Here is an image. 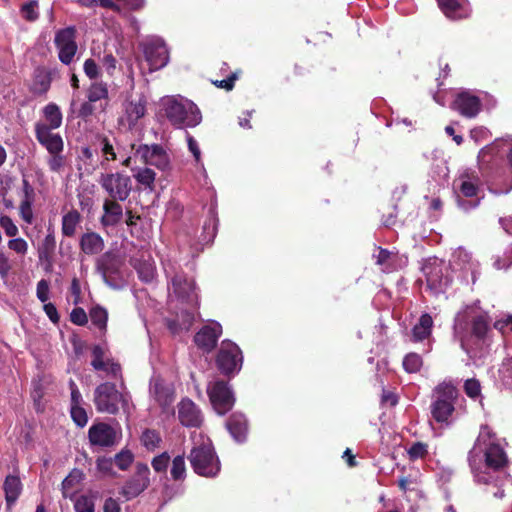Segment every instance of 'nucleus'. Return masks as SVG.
Wrapping results in <instances>:
<instances>
[{"instance_id": "nucleus-22", "label": "nucleus", "mask_w": 512, "mask_h": 512, "mask_svg": "<svg viewBox=\"0 0 512 512\" xmlns=\"http://www.w3.org/2000/svg\"><path fill=\"white\" fill-rule=\"evenodd\" d=\"M178 418L186 427H199L203 421L200 409L190 399H182L178 404Z\"/></svg>"}, {"instance_id": "nucleus-62", "label": "nucleus", "mask_w": 512, "mask_h": 512, "mask_svg": "<svg viewBox=\"0 0 512 512\" xmlns=\"http://www.w3.org/2000/svg\"><path fill=\"white\" fill-rule=\"evenodd\" d=\"M186 141L188 149L192 153L196 163L203 166V163L201 161V150L199 148L198 142L189 133H186Z\"/></svg>"}, {"instance_id": "nucleus-2", "label": "nucleus", "mask_w": 512, "mask_h": 512, "mask_svg": "<svg viewBox=\"0 0 512 512\" xmlns=\"http://www.w3.org/2000/svg\"><path fill=\"white\" fill-rule=\"evenodd\" d=\"M488 317L473 308L460 312L455 317L454 334L461 348L470 358L481 357L486 347Z\"/></svg>"}, {"instance_id": "nucleus-9", "label": "nucleus", "mask_w": 512, "mask_h": 512, "mask_svg": "<svg viewBox=\"0 0 512 512\" xmlns=\"http://www.w3.org/2000/svg\"><path fill=\"white\" fill-rule=\"evenodd\" d=\"M422 272L426 279L427 289L433 295L445 292L451 282L445 262L436 257L424 261Z\"/></svg>"}, {"instance_id": "nucleus-34", "label": "nucleus", "mask_w": 512, "mask_h": 512, "mask_svg": "<svg viewBox=\"0 0 512 512\" xmlns=\"http://www.w3.org/2000/svg\"><path fill=\"white\" fill-rule=\"evenodd\" d=\"M81 250L88 255L100 253L104 248L102 237L95 232H88L82 235L80 239Z\"/></svg>"}, {"instance_id": "nucleus-40", "label": "nucleus", "mask_w": 512, "mask_h": 512, "mask_svg": "<svg viewBox=\"0 0 512 512\" xmlns=\"http://www.w3.org/2000/svg\"><path fill=\"white\" fill-rule=\"evenodd\" d=\"M171 477L174 481L184 480L186 477V464L183 455H177L172 460L170 469Z\"/></svg>"}, {"instance_id": "nucleus-41", "label": "nucleus", "mask_w": 512, "mask_h": 512, "mask_svg": "<svg viewBox=\"0 0 512 512\" xmlns=\"http://www.w3.org/2000/svg\"><path fill=\"white\" fill-rule=\"evenodd\" d=\"M55 247H56V241H55L54 234L53 233L47 234L38 249L39 259L40 260L50 259L52 253L55 250Z\"/></svg>"}, {"instance_id": "nucleus-53", "label": "nucleus", "mask_w": 512, "mask_h": 512, "mask_svg": "<svg viewBox=\"0 0 512 512\" xmlns=\"http://www.w3.org/2000/svg\"><path fill=\"white\" fill-rule=\"evenodd\" d=\"M499 373L502 383L506 387L512 388V359H507L502 363Z\"/></svg>"}, {"instance_id": "nucleus-11", "label": "nucleus", "mask_w": 512, "mask_h": 512, "mask_svg": "<svg viewBox=\"0 0 512 512\" xmlns=\"http://www.w3.org/2000/svg\"><path fill=\"white\" fill-rule=\"evenodd\" d=\"M98 182L109 198L121 202L128 199L132 191L130 176L121 172L102 173Z\"/></svg>"}, {"instance_id": "nucleus-32", "label": "nucleus", "mask_w": 512, "mask_h": 512, "mask_svg": "<svg viewBox=\"0 0 512 512\" xmlns=\"http://www.w3.org/2000/svg\"><path fill=\"white\" fill-rule=\"evenodd\" d=\"M440 9L450 19H462L469 15V8L459 0H437Z\"/></svg>"}, {"instance_id": "nucleus-46", "label": "nucleus", "mask_w": 512, "mask_h": 512, "mask_svg": "<svg viewBox=\"0 0 512 512\" xmlns=\"http://www.w3.org/2000/svg\"><path fill=\"white\" fill-rule=\"evenodd\" d=\"M34 200L21 199L19 205V215L26 224H32L34 220L33 206Z\"/></svg>"}, {"instance_id": "nucleus-29", "label": "nucleus", "mask_w": 512, "mask_h": 512, "mask_svg": "<svg viewBox=\"0 0 512 512\" xmlns=\"http://www.w3.org/2000/svg\"><path fill=\"white\" fill-rule=\"evenodd\" d=\"M226 427L236 442L241 443L246 440L248 426L243 414H232L226 423Z\"/></svg>"}, {"instance_id": "nucleus-28", "label": "nucleus", "mask_w": 512, "mask_h": 512, "mask_svg": "<svg viewBox=\"0 0 512 512\" xmlns=\"http://www.w3.org/2000/svg\"><path fill=\"white\" fill-rule=\"evenodd\" d=\"M131 263L142 281L151 282L154 279L156 270L150 255L142 253L140 257H133Z\"/></svg>"}, {"instance_id": "nucleus-23", "label": "nucleus", "mask_w": 512, "mask_h": 512, "mask_svg": "<svg viewBox=\"0 0 512 512\" xmlns=\"http://www.w3.org/2000/svg\"><path fill=\"white\" fill-rule=\"evenodd\" d=\"M146 99L144 96L137 100L126 99L124 102V116L122 121L127 123L128 128L133 129L137 122L144 117L146 113Z\"/></svg>"}, {"instance_id": "nucleus-18", "label": "nucleus", "mask_w": 512, "mask_h": 512, "mask_svg": "<svg viewBox=\"0 0 512 512\" xmlns=\"http://www.w3.org/2000/svg\"><path fill=\"white\" fill-rule=\"evenodd\" d=\"M88 438L92 446L108 448L119 443L121 434L111 425L99 422L90 426Z\"/></svg>"}, {"instance_id": "nucleus-4", "label": "nucleus", "mask_w": 512, "mask_h": 512, "mask_svg": "<svg viewBox=\"0 0 512 512\" xmlns=\"http://www.w3.org/2000/svg\"><path fill=\"white\" fill-rule=\"evenodd\" d=\"M162 106L165 116L176 128L195 127L202 120L198 107L182 97H167L163 99Z\"/></svg>"}, {"instance_id": "nucleus-36", "label": "nucleus", "mask_w": 512, "mask_h": 512, "mask_svg": "<svg viewBox=\"0 0 512 512\" xmlns=\"http://www.w3.org/2000/svg\"><path fill=\"white\" fill-rule=\"evenodd\" d=\"M81 222L80 213L72 209L62 216L61 231L66 237H73L76 234L78 225Z\"/></svg>"}, {"instance_id": "nucleus-13", "label": "nucleus", "mask_w": 512, "mask_h": 512, "mask_svg": "<svg viewBox=\"0 0 512 512\" xmlns=\"http://www.w3.org/2000/svg\"><path fill=\"white\" fill-rule=\"evenodd\" d=\"M450 266L453 271L461 272L462 280L474 284L479 274V263L473 259L466 249L457 248L450 259Z\"/></svg>"}, {"instance_id": "nucleus-20", "label": "nucleus", "mask_w": 512, "mask_h": 512, "mask_svg": "<svg viewBox=\"0 0 512 512\" xmlns=\"http://www.w3.org/2000/svg\"><path fill=\"white\" fill-rule=\"evenodd\" d=\"M35 137L38 143L46 149L48 154H56L64 151V140L59 133L49 130L40 121L34 125Z\"/></svg>"}, {"instance_id": "nucleus-15", "label": "nucleus", "mask_w": 512, "mask_h": 512, "mask_svg": "<svg viewBox=\"0 0 512 512\" xmlns=\"http://www.w3.org/2000/svg\"><path fill=\"white\" fill-rule=\"evenodd\" d=\"M76 30L74 27H66L56 32L54 44L58 51V58L64 65H70L77 52Z\"/></svg>"}, {"instance_id": "nucleus-25", "label": "nucleus", "mask_w": 512, "mask_h": 512, "mask_svg": "<svg viewBox=\"0 0 512 512\" xmlns=\"http://www.w3.org/2000/svg\"><path fill=\"white\" fill-rule=\"evenodd\" d=\"M222 333V327L219 323H213L212 326L203 327L194 337V341L199 348L205 351H211Z\"/></svg>"}, {"instance_id": "nucleus-26", "label": "nucleus", "mask_w": 512, "mask_h": 512, "mask_svg": "<svg viewBox=\"0 0 512 512\" xmlns=\"http://www.w3.org/2000/svg\"><path fill=\"white\" fill-rule=\"evenodd\" d=\"M119 200L107 198L103 202V215L100 222L105 227L119 224L123 217V208Z\"/></svg>"}, {"instance_id": "nucleus-1", "label": "nucleus", "mask_w": 512, "mask_h": 512, "mask_svg": "<svg viewBox=\"0 0 512 512\" xmlns=\"http://www.w3.org/2000/svg\"><path fill=\"white\" fill-rule=\"evenodd\" d=\"M468 461L474 480L494 498H505V507L512 510V480L505 471L508 458L501 440L488 426L481 427Z\"/></svg>"}, {"instance_id": "nucleus-35", "label": "nucleus", "mask_w": 512, "mask_h": 512, "mask_svg": "<svg viewBox=\"0 0 512 512\" xmlns=\"http://www.w3.org/2000/svg\"><path fill=\"white\" fill-rule=\"evenodd\" d=\"M45 122H41L49 130H56L62 125L63 115L59 106L55 103H49L43 108Z\"/></svg>"}, {"instance_id": "nucleus-58", "label": "nucleus", "mask_w": 512, "mask_h": 512, "mask_svg": "<svg viewBox=\"0 0 512 512\" xmlns=\"http://www.w3.org/2000/svg\"><path fill=\"white\" fill-rule=\"evenodd\" d=\"M7 246L10 250L21 256H24L28 251L27 241L20 237L9 240Z\"/></svg>"}, {"instance_id": "nucleus-38", "label": "nucleus", "mask_w": 512, "mask_h": 512, "mask_svg": "<svg viewBox=\"0 0 512 512\" xmlns=\"http://www.w3.org/2000/svg\"><path fill=\"white\" fill-rule=\"evenodd\" d=\"M133 176L140 185L150 190L153 189L156 174L152 169L147 167L139 168L137 169Z\"/></svg>"}, {"instance_id": "nucleus-63", "label": "nucleus", "mask_w": 512, "mask_h": 512, "mask_svg": "<svg viewBox=\"0 0 512 512\" xmlns=\"http://www.w3.org/2000/svg\"><path fill=\"white\" fill-rule=\"evenodd\" d=\"M428 453L427 445L421 442H416L408 449V454L411 459L423 458Z\"/></svg>"}, {"instance_id": "nucleus-21", "label": "nucleus", "mask_w": 512, "mask_h": 512, "mask_svg": "<svg viewBox=\"0 0 512 512\" xmlns=\"http://www.w3.org/2000/svg\"><path fill=\"white\" fill-rule=\"evenodd\" d=\"M452 109L466 118H475L481 111V100L470 91H461L452 103Z\"/></svg>"}, {"instance_id": "nucleus-57", "label": "nucleus", "mask_w": 512, "mask_h": 512, "mask_svg": "<svg viewBox=\"0 0 512 512\" xmlns=\"http://www.w3.org/2000/svg\"><path fill=\"white\" fill-rule=\"evenodd\" d=\"M101 152L103 154V161H114L117 159L119 152H116L110 141L104 137L101 140Z\"/></svg>"}, {"instance_id": "nucleus-55", "label": "nucleus", "mask_w": 512, "mask_h": 512, "mask_svg": "<svg viewBox=\"0 0 512 512\" xmlns=\"http://www.w3.org/2000/svg\"><path fill=\"white\" fill-rule=\"evenodd\" d=\"M70 413L73 421L79 427H84L88 422V417L82 405L71 406Z\"/></svg>"}, {"instance_id": "nucleus-7", "label": "nucleus", "mask_w": 512, "mask_h": 512, "mask_svg": "<svg viewBox=\"0 0 512 512\" xmlns=\"http://www.w3.org/2000/svg\"><path fill=\"white\" fill-rule=\"evenodd\" d=\"M457 395L456 388L449 384L443 383L435 388L430 408L436 422L449 425L453 421Z\"/></svg>"}, {"instance_id": "nucleus-51", "label": "nucleus", "mask_w": 512, "mask_h": 512, "mask_svg": "<svg viewBox=\"0 0 512 512\" xmlns=\"http://www.w3.org/2000/svg\"><path fill=\"white\" fill-rule=\"evenodd\" d=\"M74 509L76 512H94L95 504L92 498L81 495L75 500Z\"/></svg>"}, {"instance_id": "nucleus-42", "label": "nucleus", "mask_w": 512, "mask_h": 512, "mask_svg": "<svg viewBox=\"0 0 512 512\" xmlns=\"http://www.w3.org/2000/svg\"><path fill=\"white\" fill-rule=\"evenodd\" d=\"M89 316H90L91 322L95 326H97L100 330H104L106 328L107 320H108V313H107L106 309H104L100 306H95L90 310Z\"/></svg>"}, {"instance_id": "nucleus-14", "label": "nucleus", "mask_w": 512, "mask_h": 512, "mask_svg": "<svg viewBox=\"0 0 512 512\" xmlns=\"http://www.w3.org/2000/svg\"><path fill=\"white\" fill-rule=\"evenodd\" d=\"M207 393L215 411L224 415L234 405V396L228 384L222 380L209 383Z\"/></svg>"}, {"instance_id": "nucleus-61", "label": "nucleus", "mask_w": 512, "mask_h": 512, "mask_svg": "<svg viewBox=\"0 0 512 512\" xmlns=\"http://www.w3.org/2000/svg\"><path fill=\"white\" fill-rule=\"evenodd\" d=\"M77 2L84 7L101 6L103 8L117 10L118 5L113 0H77Z\"/></svg>"}, {"instance_id": "nucleus-49", "label": "nucleus", "mask_w": 512, "mask_h": 512, "mask_svg": "<svg viewBox=\"0 0 512 512\" xmlns=\"http://www.w3.org/2000/svg\"><path fill=\"white\" fill-rule=\"evenodd\" d=\"M96 371H101L105 373V376L117 379L121 377V367L118 363H116L113 359L109 358L103 362V367L99 369H95Z\"/></svg>"}, {"instance_id": "nucleus-47", "label": "nucleus", "mask_w": 512, "mask_h": 512, "mask_svg": "<svg viewBox=\"0 0 512 512\" xmlns=\"http://www.w3.org/2000/svg\"><path fill=\"white\" fill-rule=\"evenodd\" d=\"M110 357L107 355L106 349L101 345H95L92 348V361L91 366L94 369H99L103 367V362Z\"/></svg>"}, {"instance_id": "nucleus-54", "label": "nucleus", "mask_w": 512, "mask_h": 512, "mask_svg": "<svg viewBox=\"0 0 512 512\" xmlns=\"http://www.w3.org/2000/svg\"><path fill=\"white\" fill-rule=\"evenodd\" d=\"M170 462V456L167 452H163L160 455L155 456L152 459L151 465L155 472L166 473Z\"/></svg>"}, {"instance_id": "nucleus-52", "label": "nucleus", "mask_w": 512, "mask_h": 512, "mask_svg": "<svg viewBox=\"0 0 512 512\" xmlns=\"http://www.w3.org/2000/svg\"><path fill=\"white\" fill-rule=\"evenodd\" d=\"M47 165L49 170L52 172H60L65 165V156L63 152H57L56 154H49L47 158Z\"/></svg>"}, {"instance_id": "nucleus-19", "label": "nucleus", "mask_w": 512, "mask_h": 512, "mask_svg": "<svg viewBox=\"0 0 512 512\" xmlns=\"http://www.w3.org/2000/svg\"><path fill=\"white\" fill-rule=\"evenodd\" d=\"M150 469L146 464L138 463L135 474L123 485L120 494L131 500L142 493L150 484Z\"/></svg>"}, {"instance_id": "nucleus-37", "label": "nucleus", "mask_w": 512, "mask_h": 512, "mask_svg": "<svg viewBox=\"0 0 512 512\" xmlns=\"http://www.w3.org/2000/svg\"><path fill=\"white\" fill-rule=\"evenodd\" d=\"M373 258L377 265L382 267L383 271H390L393 267L396 255L383 248H378V252L373 254Z\"/></svg>"}, {"instance_id": "nucleus-30", "label": "nucleus", "mask_w": 512, "mask_h": 512, "mask_svg": "<svg viewBox=\"0 0 512 512\" xmlns=\"http://www.w3.org/2000/svg\"><path fill=\"white\" fill-rule=\"evenodd\" d=\"M433 319L430 314L424 313L420 316L418 322L414 325L410 340L418 343L429 340L432 333Z\"/></svg>"}, {"instance_id": "nucleus-60", "label": "nucleus", "mask_w": 512, "mask_h": 512, "mask_svg": "<svg viewBox=\"0 0 512 512\" xmlns=\"http://www.w3.org/2000/svg\"><path fill=\"white\" fill-rule=\"evenodd\" d=\"M113 466L114 462L110 457L103 456L96 460L97 470L104 475H114Z\"/></svg>"}, {"instance_id": "nucleus-5", "label": "nucleus", "mask_w": 512, "mask_h": 512, "mask_svg": "<svg viewBox=\"0 0 512 512\" xmlns=\"http://www.w3.org/2000/svg\"><path fill=\"white\" fill-rule=\"evenodd\" d=\"M93 402L96 410L100 413L116 414L120 407L124 411L129 410L130 395L127 392H120L115 384L104 382L94 390Z\"/></svg>"}, {"instance_id": "nucleus-59", "label": "nucleus", "mask_w": 512, "mask_h": 512, "mask_svg": "<svg viewBox=\"0 0 512 512\" xmlns=\"http://www.w3.org/2000/svg\"><path fill=\"white\" fill-rule=\"evenodd\" d=\"M0 226L9 237H15L19 233L18 227L15 225L12 218L7 215L1 216Z\"/></svg>"}, {"instance_id": "nucleus-27", "label": "nucleus", "mask_w": 512, "mask_h": 512, "mask_svg": "<svg viewBox=\"0 0 512 512\" xmlns=\"http://www.w3.org/2000/svg\"><path fill=\"white\" fill-rule=\"evenodd\" d=\"M52 82V71L45 67H37L33 73L31 92L35 95H44L50 89Z\"/></svg>"}, {"instance_id": "nucleus-10", "label": "nucleus", "mask_w": 512, "mask_h": 512, "mask_svg": "<svg viewBox=\"0 0 512 512\" xmlns=\"http://www.w3.org/2000/svg\"><path fill=\"white\" fill-rule=\"evenodd\" d=\"M165 273L170 278L168 286L170 294L173 293L177 299L196 308L198 306V295L194 281L187 278L183 273L174 271L172 266L165 267Z\"/></svg>"}, {"instance_id": "nucleus-17", "label": "nucleus", "mask_w": 512, "mask_h": 512, "mask_svg": "<svg viewBox=\"0 0 512 512\" xmlns=\"http://www.w3.org/2000/svg\"><path fill=\"white\" fill-rule=\"evenodd\" d=\"M135 156L139 157L144 164L154 166L162 171L170 167V156L159 144H141L136 148Z\"/></svg>"}, {"instance_id": "nucleus-39", "label": "nucleus", "mask_w": 512, "mask_h": 512, "mask_svg": "<svg viewBox=\"0 0 512 512\" xmlns=\"http://www.w3.org/2000/svg\"><path fill=\"white\" fill-rule=\"evenodd\" d=\"M194 317L193 314L187 311L182 312V319L179 318L177 320H171L168 322L169 329L176 333L181 330H189L193 323Z\"/></svg>"}, {"instance_id": "nucleus-12", "label": "nucleus", "mask_w": 512, "mask_h": 512, "mask_svg": "<svg viewBox=\"0 0 512 512\" xmlns=\"http://www.w3.org/2000/svg\"><path fill=\"white\" fill-rule=\"evenodd\" d=\"M243 357L240 348L233 342L225 340L221 343L216 363L224 375H234L242 367Z\"/></svg>"}, {"instance_id": "nucleus-45", "label": "nucleus", "mask_w": 512, "mask_h": 512, "mask_svg": "<svg viewBox=\"0 0 512 512\" xmlns=\"http://www.w3.org/2000/svg\"><path fill=\"white\" fill-rule=\"evenodd\" d=\"M141 442L148 450L153 451L159 446L161 437L155 430L147 429L141 435Z\"/></svg>"}, {"instance_id": "nucleus-31", "label": "nucleus", "mask_w": 512, "mask_h": 512, "mask_svg": "<svg viewBox=\"0 0 512 512\" xmlns=\"http://www.w3.org/2000/svg\"><path fill=\"white\" fill-rule=\"evenodd\" d=\"M77 160L78 170L87 175L92 174L98 167L97 151L90 147H81Z\"/></svg>"}, {"instance_id": "nucleus-50", "label": "nucleus", "mask_w": 512, "mask_h": 512, "mask_svg": "<svg viewBox=\"0 0 512 512\" xmlns=\"http://www.w3.org/2000/svg\"><path fill=\"white\" fill-rule=\"evenodd\" d=\"M114 465L120 470H127L133 462V454L129 450H121L113 459Z\"/></svg>"}, {"instance_id": "nucleus-33", "label": "nucleus", "mask_w": 512, "mask_h": 512, "mask_svg": "<svg viewBox=\"0 0 512 512\" xmlns=\"http://www.w3.org/2000/svg\"><path fill=\"white\" fill-rule=\"evenodd\" d=\"M5 492V500L7 507L10 509L18 500L22 492V483L18 476L8 475L3 484Z\"/></svg>"}, {"instance_id": "nucleus-44", "label": "nucleus", "mask_w": 512, "mask_h": 512, "mask_svg": "<svg viewBox=\"0 0 512 512\" xmlns=\"http://www.w3.org/2000/svg\"><path fill=\"white\" fill-rule=\"evenodd\" d=\"M217 224H218V220L214 214V211L211 209L210 210V216L209 218L205 221L204 223V226H203V230H204V241L205 242H210L214 239L215 235H216V231H217Z\"/></svg>"}, {"instance_id": "nucleus-56", "label": "nucleus", "mask_w": 512, "mask_h": 512, "mask_svg": "<svg viewBox=\"0 0 512 512\" xmlns=\"http://www.w3.org/2000/svg\"><path fill=\"white\" fill-rule=\"evenodd\" d=\"M464 391L466 395L472 399H476L481 396V385L480 382L475 378L467 379L464 383Z\"/></svg>"}, {"instance_id": "nucleus-48", "label": "nucleus", "mask_w": 512, "mask_h": 512, "mask_svg": "<svg viewBox=\"0 0 512 512\" xmlns=\"http://www.w3.org/2000/svg\"><path fill=\"white\" fill-rule=\"evenodd\" d=\"M422 366V358L417 353H409L403 360V367L409 373L419 371Z\"/></svg>"}, {"instance_id": "nucleus-43", "label": "nucleus", "mask_w": 512, "mask_h": 512, "mask_svg": "<svg viewBox=\"0 0 512 512\" xmlns=\"http://www.w3.org/2000/svg\"><path fill=\"white\" fill-rule=\"evenodd\" d=\"M90 102H97L108 97L107 85L103 82H96L91 85L87 94Z\"/></svg>"}, {"instance_id": "nucleus-3", "label": "nucleus", "mask_w": 512, "mask_h": 512, "mask_svg": "<svg viewBox=\"0 0 512 512\" xmlns=\"http://www.w3.org/2000/svg\"><path fill=\"white\" fill-rule=\"evenodd\" d=\"M494 157L506 158L507 167L495 172L489 191L494 195L507 194L512 190V138L496 140L478 154L482 163H488Z\"/></svg>"}, {"instance_id": "nucleus-16", "label": "nucleus", "mask_w": 512, "mask_h": 512, "mask_svg": "<svg viewBox=\"0 0 512 512\" xmlns=\"http://www.w3.org/2000/svg\"><path fill=\"white\" fill-rule=\"evenodd\" d=\"M143 52L150 71L165 67L169 61V51L161 38L153 37L146 40L143 43Z\"/></svg>"}, {"instance_id": "nucleus-24", "label": "nucleus", "mask_w": 512, "mask_h": 512, "mask_svg": "<svg viewBox=\"0 0 512 512\" xmlns=\"http://www.w3.org/2000/svg\"><path fill=\"white\" fill-rule=\"evenodd\" d=\"M149 391L150 395L163 409L170 406L173 402L174 395L172 388L158 376L152 377Z\"/></svg>"}, {"instance_id": "nucleus-8", "label": "nucleus", "mask_w": 512, "mask_h": 512, "mask_svg": "<svg viewBox=\"0 0 512 512\" xmlns=\"http://www.w3.org/2000/svg\"><path fill=\"white\" fill-rule=\"evenodd\" d=\"M194 472L203 477H215L220 471V461L210 441L193 447L189 456Z\"/></svg>"}, {"instance_id": "nucleus-64", "label": "nucleus", "mask_w": 512, "mask_h": 512, "mask_svg": "<svg viewBox=\"0 0 512 512\" xmlns=\"http://www.w3.org/2000/svg\"><path fill=\"white\" fill-rule=\"evenodd\" d=\"M70 320L72 323L82 326L88 321L87 314L82 308H74L70 314Z\"/></svg>"}, {"instance_id": "nucleus-6", "label": "nucleus", "mask_w": 512, "mask_h": 512, "mask_svg": "<svg viewBox=\"0 0 512 512\" xmlns=\"http://www.w3.org/2000/svg\"><path fill=\"white\" fill-rule=\"evenodd\" d=\"M457 193L456 201L460 209L468 212L475 209L480 204V198L477 197L480 178L473 170H465L453 183Z\"/></svg>"}]
</instances>
